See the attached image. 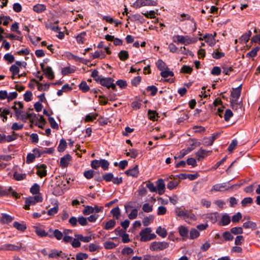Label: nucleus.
<instances>
[{"label": "nucleus", "instance_id": "f257e3e1", "mask_svg": "<svg viewBox=\"0 0 260 260\" xmlns=\"http://www.w3.org/2000/svg\"><path fill=\"white\" fill-rule=\"evenodd\" d=\"M172 39L173 42L177 44H182L184 45L193 44L198 40L197 38H192L188 35L182 36L179 35L174 36Z\"/></svg>", "mask_w": 260, "mask_h": 260}, {"label": "nucleus", "instance_id": "f03ea898", "mask_svg": "<svg viewBox=\"0 0 260 260\" xmlns=\"http://www.w3.org/2000/svg\"><path fill=\"white\" fill-rule=\"evenodd\" d=\"M151 232L152 230L150 228H145L142 230L140 233L141 241L146 242L155 239L156 235L153 233L151 234Z\"/></svg>", "mask_w": 260, "mask_h": 260}, {"label": "nucleus", "instance_id": "7ed1b4c3", "mask_svg": "<svg viewBox=\"0 0 260 260\" xmlns=\"http://www.w3.org/2000/svg\"><path fill=\"white\" fill-rule=\"evenodd\" d=\"M109 166V162L104 159H94L91 161V167L94 169H97L99 167H101L104 170H107Z\"/></svg>", "mask_w": 260, "mask_h": 260}, {"label": "nucleus", "instance_id": "20e7f679", "mask_svg": "<svg viewBox=\"0 0 260 260\" xmlns=\"http://www.w3.org/2000/svg\"><path fill=\"white\" fill-rule=\"evenodd\" d=\"M241 85L235 89L231 92V96L233 99L231 100V106L234 109L235 107H237L240 104H238V99L239 98L241 94Z\"/></svg>", "mask_w": 260, "mask_h": 260}, {"label": "nucleus", "instance_id": "39448f33", "mask_svg": "<svg viewBox=\"0 0 260 260\" xmlns=\"http://www.w3.org/2000/svg\"><path fill=\"white\" fill-rule=\"evenodd\" d=\"M42 201V197L40 195H36L33 197H29L26 198L25 201L24 208L26 210H29V207L35 205L37 203L41 202Z\"/></svg>", "mask_w": 260, "mask_h": 260}, {"label": "nucleus", "instance_id": "423d86ee", "mask_svg": "<svg viewBox=\"0 0 260 260\" xmlns=\"http://www.w3.org/2000/svg\"><path fill=\"white\" fill-rule=\"evenodd\" d=\"M157 2L153 0H137L133 4L134 8H139L143 6H155Z\"/></svg>", "mask_w": 260, "mask_h": 260}, {"label": "nucleus", "instance_id": "0eeeda50", "mask_svg": "<svg viewBox=\"0 0 260 260\" xmlns=\"http://www.w3.org/2000/svg\"><path fill=\"white\" fill-rule=\"evenodd\" d=\"M169 243L166 242H153L150 246V249L152 251L163 250L169 247Z\"/></svg>", "mask_w": 260, "mask_h": 260}, {"label": "nucleus", "instance_id": "6e6552de", "mask_svg": "<svg viewBox=\"0 0 260 260\" xmlns=\"http://www.w3.org/2000/svg\"><path fill=\"white\" fill-rule=\"evenodd\" d=\"M21 248V243H17L16 245L5 244L0 247V250L4 251H18Z\"/></svg>", "mask_w": 260, "mask_h": 260}, {"label": "nucleus", "instance_id": "1a4fd4ad", "mask_svg": "<svg viewBox=\"0 0 260 260\" xmlns=\"http://www.w3.org/2000/svg\"><path fill=\"white\" fill-rule=\"evenodd\" d=\"M113 81L114 80L111 78L102 77L99 82L102 86H105L108 88L111 87L113 89L115 90L116 85L114 84Z\"/></svg>", "mask_w": 260, "mask_h": 260}, {"label": "nucleus", "instance_id": "9d476101", "mask_svg": "<svg viewBox=\"0 0 260 260\" xmlns=\"http://www.w3.org/2000/svg\"><path fill=\"white\" fill-rule=\"evenodd\" d=\"M188 210L185 209V208L182 207H177L175 208L174 212L175 215L181 218H183L184 219H186V216L188 214Z\"/></svg>", "mask_w": 260, "mask_h": 260}, {"label": "nucleus", "instance_id": "9b49d317", "mask_svg": "<svg viewBox=\"0 0 260 260\" xmlns=\"http://www.w3.org/2000/svg\"><path fill=\"white\" fill-rule=\"evenodd\" d=\"M40 66L43 71L49 79L52 80L54 78V73L50 67H45L43 63H41Z\"/></svg>", "mask_w": 260, "mask_h": 260}, {"label": "nucleus", "instance_id": "f8f14e48", "mask_svg": "<svg viewBox=\"0 0 260 260\" xmlns=\"http://www.w3.org/2000/svg\"><path fill=\"white\" fill-rule=\"evenodd\" d=\"M156 191L159 195L162 194L165 192V184L163 179H159L156 182Z\"/></svg>", "mask_w": 260, "mask_h": 260}, {"label": "nucleus", "instance_id": "ddd939ff", "mask_svg": "<svg viewBox=\"0 0 260 260\" xmlns=\"http://www.w3.org/2000/svg\"><path fill=\"white\" fill-rule=\"evenodd\" d=\"M226 184L227 183L226 182L216 184L212 186L211 191H222L225 190H228L229 187H227Z\"/></svg>", "mask_w": 260, "mask_h": 260}, {"label": "nucleus", "instance_id": "4468645a", "mask_svg": "<svg viewBox=\"0 0 260 260\" xmlns=\"http://www.w3.org/2000/svg\"><path fill=\"white\" fill-rule=\"evenodd\" d=\"M217 135L213 134L211 136L205 137L203 139V144L206 146L212 145L216 139Z\"/></svg>", "mask_w": 260, "mask_h": 260}, {"label": "nucleus", "instance_id": "2eb2a0df", "mask_svg": "<svg viewBox=\"0 0 260 260\" xmlns=\"http://www.w3.org/2000/svg\"><path fill=\"white\" fill-rule=\"evenodd\" d=\"M216 35V33H215L214 36L211 34H207L204 36V38H205V42L210 46H213L215 43V36Z\"/></svg>", "mask_w": 260, "mask_h": 260}, {"label": "nucleus", "instance_id": "dca6fc26", "mask_svg": "<svg viewBox=\"0 0 260 260\" xmlns=\"http://www.w3.org/2000/svg\"><path fill=\"white\" fill-rule=\"evenodd\" d=\"M125 174L128 176L137 178L139 174V167L138 165H136L132 169H129L125 171Z\"/></svg>", "mask_w": 260, "mask_h": 260}, {"label": "nucleus", "instance_id": "f3484780", "mask_svg": "<svg viewBox=\"0 0 260 260\" xmlns=\"http://www.w3.org/2000/svg\"><path fill=\"white\" fill-rule=\"evenodd\" d=\"M71 156L70 154H66L61 157L60 160V166L61 168H66L68 167L71 159Z\"/></svg>", "mask_w": 260, "mask_h": 260}, {"label": "nucleus", "instance_id": "a211bd4d", "mask_svg": "<svg viewBox=\"0 0 260 260\" xmlns=\"http://www.w3.org/2000/svg\"><path fill=\"white\" fill-rule=\"evenodd\" d=\"M46 166L44 164H41L37 167V174L42 178L47 175Z\"/></svg>", "mask_w": 260, "mask_h": 260}, {"label": "nucleus", "instance_id": "6ab92c4d", "mask_svg": "<svg viewBox=\"0 0 260 260\" xmlns=\"http://www.w3.org/2000/svg\"><path fill=\"white\" fill-rule=\"evenodd\" d=\"M115 232H118L119 233V235L122 238V241L123 243H126L130 241V240L129 239V235L128 234L125 233V231L119 230L118 229H116L115 230Z\"/></svg>", "mask_w": 260, "mask_h": 260}, {"label": "nucleus", "instance_id": "aec40b11", "mask_svg": "<svg viewBox=\"0 0 260 260\" xmlns=\"http://www.w3.org/2000/svg\"><path fill=\"white\" fill-rule=\"evenodd\" d=\"M179 235L182 238H187L188 237L189 231L187 226L180 225L178 228Z\"/></svg>", "mask_w": 260, "mask_h": 260}, {"label": "nucleus", "instance_id": "412c9836", "mask_svg": "<svg viewBox=\"0 0 260 260\" xmlns=\"http://www.w3.org/2000/svg\"><path fill=\"white\" fill-rule=\"evenodd\" d=\"M212 151H207L202 148L200 149L196 153V156L198 157V159L200 158H204L206 156L209 155Z\"/></svg>", "mask_w": 260, "mask_h": 260}, {"label": "nucleus", "instance_id": "4be33fe9", "mask_svg": "<svg viewBox=\"0 0 260 260\" xmlns=\"http://www.w3.org/2000/svg\"><path fill=\"white\" fill-rule=\"evenodd\" d=\"M27 118L31 123L36 125L38 123V116L36 114L34 113H27Z\"/></svg>", "mask_w": 260, "mask_h": 260}, {"label": "nucleus", "instance_id": "5701e85b", "mask_svg": "<svg viewBox=\"0 0 260 260\" xmlns=\"http://www.w3.org/2000/svg\"><path fill=\"white\" fill-rule=\"evenodd\" d=\"M64 254L61 251H58L56 249H53L51 251V253L49 254L50 258H56L58 256L63 257Z\"/></svg>", "mask_w": 260, "mask_h": 260}, {"label": "nucleus", "instance_id": "b1692460", "mask_svg": "<svg viewBox=\"0 0 260 260\" xmlns=\"http://www.w3.org/2000/svg\"><path fill=\"white\" fill-rule=\"evenodd\" d=\"M189 239L193 240L198 238L200 236V233L198 230L195 228H192L189 231Z\"/></svg>", "mask_w": 260, "mask_h": 260}, {"label": "nucleus", "instance_id": "393cba45", "mask_svg": "<svg viewBox=\"0 0 260 260\" xmlns=\"http://www.w3.org/2000/svg\"><path fill=\"white\" fill-rule=\"evenodd\" d=\"M153 220H154V216L152 215H150L148 216L145 217L142 220L143 224L145 226H147L151 222H153Z\"/></svg>", "mask_w": 260, "mask_h": 260}, {"label": "nucleus", "instance_id": "a878e982", "mask_svg": "<svg viewBox=\"0 0 260 260\" xmlns=\"http://www.w3.org/2000/svg\"><path fill=\"white\" fill-rule=\"evenodd\" d=\"M46 9V6L43 4H37L33 7L35 12L40 13L44 12Z\"/></svg>", "mask_w": 260, "mask_h": 260}, {"label": "nucleus", "instance_id": "bb28decb", "mask_svg": "<svg viewBox=\"0 0 260 260\" xmlns=\"http://www.w3.org/2000/svg\"><path fill=\"white\" fill-rule=\"evenodd\" d=\"M156 233L162 238H165L167 236V231L166 229L161 228L160 226L157 228Z\"/></svg>", "mask_w": 260, "mask_h": 260}, {"label": "nucleus", "instance_id": "cd10ccee", "mask_svg": "<svg viewBox=\"0 0 260 260\" xmlns=\"http://www.w3.org/2000/svg\"><path fill=\"white\" fill-rule=\"evenodd\" d=\"M160 75L162 77L166 78L169 77L174 76V73L172 71H170L169 69L167 68V69L160 72Z\"/></svg>", "mask_w": 260, "mask_h": 260}, {"label": "nucleus", "instance_id": "c85d7f7f", "mask_svg": "<svg viewBox=\"0 0 260 260\" xmlns=\"http://www.w3.org/2000/svg\"><path fill=\"white\" fill-rule=\"evenodd\" d=\"M13 219V217L7 214H3L1 218V221L3 223H9Z\"/></svg>", "mask_w": 260, "mask_h": 260}, {"label": "nucleus", "instance_id": "c756f323", "mask_svg": "<svg viewBox=\"0 0 260 260\" xmlns=\"http://www.w3.org/2000/svg\"><path fill=\"white\" fill-rule=\"evenodd\" d=\"M82 213L84 215H88L90 214H93L94 209L93 207L89 205L85 206Z\"/></svg>", "mask_w": 260, "mask_h": 260}, {"label": "nucleus", "instance_id": "7c9ffc66", "mask_svg": "<svg viewBox=\"0 0 260 260\" xmlns=\"http://www.w3.org/2000/svg\"><path fill=\"white\" fill-rule=\"evenodd\" d=\"M10 71L12 74V78L13 79L15 78V76L17 75H18L19 72V69L18 66H17L16 64H13L11 66V67L10 68Z\"/></svg>", "mask_w": 260, "mask_h": 260}, {"label": "nucleus", "instance_id": "2f4dec72", "mask_svg": "<svg viewBox=\"0 0 260 260\" xmlns=\"http://www.w3.org/2000/svg\"><path fill=\"white\" fill-rule=\"evenodd\" d=\"M243 226L245 229H250L254 230L256 228V224L255 222L251 221H248L243 223Z\"/></svg>", "mask_w": 260, "mask_h": 260}, {"label": "nucleus", "instance_id": "473e14b6", "mask_svg": "<svg viewBox=\"0 0 260 260\" xmlns=\"http://www.w3.org/2000/svg\"><path fill=\"white\" fill-rule=\"evenodd\" d=\"M178 53H180V54H184L186 55H189V56H193L194 55L193 53L190 50H189L188 49H186V47L184 46L181 47Z\"/></svg>", "mask_w": 260, "mask_h": 260}, {"label": "nucleus", "instance_id": "72a5a7b5", "mask_svg": "<svg viewBox=\"0 0 260 260\" xmlns=\"http://www.w3.org/2000/svg\"><path fill=\"white\" fill-rule=\"evenodd\" d=\"M231 221L230 217L228 214L223 215L221 219V225L224 226L228 225Z\"/></svg>", "mask_w": 260, "mask_h": 260}, {"label": "nucleus", "instance_id": "f704fd0d", "mask_svg": "<svg viewBox=\"0 0 260 260\" xmlns=\"http://www.w3.org/2000/svg\"><path fill=\"white\" fill-rule=\"evenodd\" d=\"M86 36L85 31H83L76 37V40L78 44H83L85 41V38Z\"/></svg>", "mask_w": 260, "mask_h": 260}, {"label": "nucleus", "instance_id": "c9c22d12", "mask_svg": "<svg viewBox=\"0 0 260 260\" xmlns=\"http://www.w3.org/2000/svg\"><path fill=\"white\" fill-rule=\"evenodd\" d=\"M156 65L157 68L159 70H160L161 72L166 69H167V67L165 63V62H164L161 59H158L156 63Z\"/></svg>", "mask_w": 260, "mask_h": 260}, {"label": "nucleus", "instance_id": "e433bc0d", "mask_svg": "<svg viewBox=\"0 0 260 260\" xmlns=\"http://www.w3.org/2000/svg\"><path fill=\"white\" fill-rule=\"evenodd\" d=\"M260 49L259 47H256L253 48L250 51L248 52L246 54L247 57H253L257 54L258 51Z\"/></svg>", "mask_w": 260, "mask_h": 260}, {"label": "nucleus", "instance_id": "4c0bfd02", "mask_svg": "<svg viewBox=\"0 0 260 260\" xmlns=\"http://www.w3.org/2000/svg\"><path fill=\"white\" fill-rule=\"evenodd\" d=\"M14 178L17 181H21L25 179L26 177V174L19 173L15 172L13 174Z\"/></svg>", "mask_w": 260, "mask_h": 260}, {"label": "nucleus", "instance_id": "58836bf2", "mask_svg": "<svg viewBox=\"0 0 260 260\" xmlns=\"http://www.w3.org/2000/svg\"><path fill=\"white\" fill-rule=\"evenodd\" d=\"M67 147V142L65 140L62 139L59 142V144L57 147L59 152L63 151Z\"/></svg>", "mask_w": 260, "mask_h": 260}, {"label": "nucleus", "instance_id": "ea45409f", "mask_svg": "<svg viewBox=\"0 0 260 260\" xmlns=\"http://www.w3.org/2000/svg\"><path fill=\"white\" fill-rule=\"evenodd\" d=\"M79 89L84 92H86L89 90V87L86 82L83 81L79 85Z\"/></svg>", "mask_w": 260, "mask_h": 260}, {"label": "nucleus", "instance_id": "a19ab883", "mask_svg": "<svg viewBox=\"0 0 260 260\" xmlns=\"http://www.w3.org/2000/svg\"><path fill=\"white\" fill-rule=\"evenodd\" d=\"M126 156L135 158L138 155V151L135 149H129L128 152L126 153Z\"/></svg>", "mask_w": 260, "mask_h": 260}, {"label": "nucleus", "instance_id": "79ce46f5", "mask_svg": "<svg viewBox=\"0 0 260 260\" xmlns=\"http://www.w3.org/2000/svg\"><path fill=\"white\" fill-rule=\"evenodd\" d=\"M118 56L120 60L122 61H125L128 58L129 55L127 51L122 50L119 53Z\"/></svg>", "mask_w": 260, "mask_h": 260}, {"label": "nucleus", "instance_id": "37998d69", "mask_svg": "<svg viewBox=\"0 0 260 260\" xmlns=\"http://www.w3.org/2000/svg\"><path fill=\"white\" fill-rule=\"evenodd\" d=\"M116 224V221L113 219H111L106 222L105 225V229L109 230L113 228Z\"/></svg>", "mask_w": 260, "mask_h": 260}, {"label": "nucleus", "instance_id": "c03bdc74", "mask_svg": "<svg viewBox=\"0 0 260 260\" xmlns=\"http://www.w3.org/2000/svg\"><path fill=\"white\" fill-rule=\"evenodd\" d=\"M13 226L20 231H24L26 229V226L25 224L20 223L17 221H15L13 223Z\"/></svg>", "mask_w": 260, "mask_h": 260}, {"label": "nucleus", "instance_id": "a18cd8bd", "mask_svg": "<svg viewBox=\"0 0 260 260\" xmlns=\"http://www.w3.org/2000/svg\"><path fill=\"white\" fill-rule=\"evenodd\" d=\"M217 213H211L207 214L206 218L209 220L211 222L215 223L217 221Z\"/></svg>", "mask_w": 260, "mask_h": 260}, {"label": "nucleus", "instance_id": "49530a36", "mask_svg": "<svg viewBox=\"0 0 260 260\" xmlns=\"http://www.w3.org/2000/svg\"><path fill=\"white\" fill-rule=\"evenodd\" d=\"M53 236L58 240H60L63 238V233L57 229L53 230Z\"/></svg>", "mask_w": 260, "mask_h": 260}, {"label": "nucleus", "instance_id": "de8ad7c7", "mask_svg": "<svg viewBox=\"0 0 260 260\" xmlns=\"http://www.w3.org/2000/svg\"><path fill=\"white\" fill-rule=\"evenodd\" d=\"M104 246L106 249H112L117 246V245L111 241H106L104 243Z\"/></svg>", "mask_w": 260, "mask_h": 260}, {"label": "nucleus", "instance_id": "09e8293b", "mask_svg": "<svg viewBox=\"0 0 260 260\" xmlns=\"http://www.w3.org/2000/svg\"><path fill=\"white\" fill-rule=\"evenodd\" d=\"M149 118L151 120H156V117H158V113L155 111L149 110L148 111Z\"/></svg>", "mask_w": 260, "mask_h": 260}, {"label": "nucleus", "instance_id": "8fccbe9b", "mask_svg": "<svg viewBox=\"0 0 260 260\" xmlns=\"http://www.w3.org/2000/svg\"><path fill=\"white\" fill-rule=\"evenodd\" d=\"M75 237L84 242H89L91 240V236H83L82 235H76Z\"/></svg>", "mask_w": 260, "mask_h": 260}, {"label": "nucleus", "instance_id": "3c124183", "mask_svg": "<svg viewBox=\"0 0 260 260\" xmlns=\"http://www.w3.org/2000/svg\"><path fill=\"white\" fill-rule=\"evenodd\" d=\"M39 191L40 186L37 183H35L30 189V191L32 194H38Z\"/></svg>", "mask_w": 260, "mask_h": 260}, {"label": "nucleus", "instance_id": "603ef678", "mask_svg": "<svg viewBox=\"0 0 260 260\" xmlns=\"http://www.w3.org/2000/svg\"><path fill=\"white\" fill-rule=\"evenodd\" d=\"M35 232L38 236L41 237H46L48 235V233H46L43 229L37 228L35 230Z\"/></svg>", "mask_w": 260, "mask_h": 260}, {"label": "nucleus", "instance_id": "864d4df0", "mask_svg": "<svg viewBox=\"0 0 260 260\" xmlns=\"http://www.w3.org/2000/svg\"><path fill=\"white\" fill-rule=\"evenodd\" d=\"M253 202V199L251 197L244 198L241 201V204L243 207H246L248 204H251Z\"/></svg>", "mask_w": 260, "mask_h": 260}, {"label": "nucleus", "instance_id": "5fc2aeb1", "mask_svg": "<svg viewBox=\"0 0 260 260\" xmlns=\"http://www.w3.org/2000/svg\"><path fill=\"white\" fill-rule=\"evenodd\" d=\"M111 213L116 219H118L120 214V211L119 208L118 207L114 208L111 210Z\"/></svg>", "mask_w": 260, "mask_h": 260}, {"label": "nucleus", "instance_id": "6e6d98bb", "mask_svg": "<svg viewBox=\"0 0 260 260\" xmlns=\"http://www.w3.org/2000/svg\"><path fill=\"white\" fill-rule=\"evenodd\" d=\"M142 210L144 212L146 213L151 212L153 210V206L149 205L148 203H145L142 206Z\"/></svg>", "mask_w": 260, "mask_h": 260}, {"label": "nucleus", "instance_id": "4d7b16f0", "mask_svg": "<svg viewBox=\"0 0 260 260\" xmlns=\"http://www.w3.org/2000/svg\"><path fill=\"white\" fill-rule=\"evenodd\" d=\"M231 232L226 231L223 233L222 236L225 241H232L234 238Z\"/></svg>", "mask_w": 260, "mask_h": 260}, {"label": "nucleus", "instance_id": "13d9d810", "mask_svg": "<svg viewBox=\"0 0 260 260\" xmlns=\"http://www.w3.org/2000/svg\"><path fill=\"white\" fill-rule=\"evenodd\" d=\"M251 35V31L250 30H249L248 32H246V33L244 34V35H243L241 37L240 40H241L242 42H243L244 43H246L249 40Z\"/></svg>", "mask_w": 260, "mask_h": 260}, {"label": "nucleus", "instance_id": "bf43d9fd", "mask_svg": "<svg viewBox=\"0 0 260 260\" xmlns=\"http://www.w3.org/2000/svg\"><path fill=\"white\" fill-rule=\"evenodd\" d=\"M38 89L40 91H45L49 89L50 86V84L45 83L43 84L40 83H38Z\"/></svg>", "mask_w": 260, "mask_h": 260}, {"label": "nucleus", "instance_id": "052dcab7", "mask_svg": "<svg viewBox=\"0 0 260 260\" xmlns=\"http://www.w3.org/2000/svg\"><path fill=\"white\" fill-rule=\"evenodd\" d=\"M98 116L96 113H91L87 115L85 117L86 121H92L95 120Z\"/></svg>", "mask_w": 260, "mask_h": 260}, {"label": "nucleus", "instance_id": "680f3d73", "mask_svg": "<svg viewBox=\"0 0 260 260\" xmlns=\"http://www.w3.org/2000/svg\"><path fill=\"white\" fill-rule=\"evenodd\" d=\"M94 171L92 170H89L84 172V176L87 179H91L94 175Z\"/></svg>", "mask_w": 260, "mask_h": 260}, {"label": "nucleus", "instance_id": "e2e57ef3", "mask_svg": "<svg viewBox=\"0 0 260 260\" xmlns=\"http://www.w3.org/2000/svg\"><path fill=\"white\" fill-rule=\"evenodd\" d=\"M223 73L225 75H230V74L233 71L232 67L224 65L222 67Z\"/></svg>", "mask_w": 260, "mask_h": 260}, {"label": "nucleus", "instance_id": "0e129e2a", "mask_svg": "<svg viewBox=\"0 0 260 260\" xmlns=\"http://www.w3.org/2000/svg\"><path fill=\"white\" fill-rule=\"evenodd\" d=\"M58 211V207L57 205L54 206L53 208H50L47 211V214L50 216H53L56 214Z\"/></svg>", "mask_w": 260, "mask_h": 260}, {"label": "nucleus", "instance_id": "69168bd1", "mask_svg": "<svg viewBox=\"0 0 260 260\" xmlns=\"http://www.w3.org/2000/svg\"><path fill=\"white\" fill-rule=\"evenodd\" d=\"M179 182L177 181H170L167 184V187L170 190L174 189L178 186Z\"/></svg>", "mask_w": 260, "mask_h": 260}, {"label": "nucleus", "instance_id": "338daca9", "mask_svg": "<svg viewBox=\"0 0 260 260\" xmlns=\"http://www.w3.org/2000/svg\"><path fill=\"white\" fill-rule=\"evenodd\" d=\"M91 77L98 82H99L102 78L99 75V72L96 70L92 72Z\"/></svg>", "mask_w": 260, "mask_h": 260}, {"label": "nucleus", "instance_id": "774afa93", "mask_svg": "<svg viewBox=\"0 0 260 260\" xmlns=\"http://www.w3.org/2000/svg\"><path fill=\"white\" fill-rule=\"evenodd\" d=\"M88 257V255L85 253H78L76 254V260H84Z\"/></svg>", "mask_w": 260, "mask_h": 260}]
</instances>
